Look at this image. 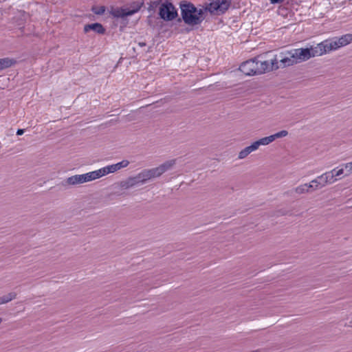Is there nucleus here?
Listing matches in <instances>:
<instances>
[{
	"label": "nucleus",
	"instance_id": "1",
	"mask_svg": "<svg viewBox=\"0 0 352 352\" xmlns=\"http://www.w3.org/2000/svg\"><path fill=\"white\" fill-rule=\"evenodd\" d=\"M278 69V59L268 60H259V56L241 63L239 70L246 76L260 75Z\"/></svg>",
	"mask_w": 352,
	"mask_h": 352
},
{
	"label": "nucleus",
	"instance_id": "2",
	"mask_svg": "<svg viewBox=\"0 0 352 352\" xmlns=\"http://www.w3.org/2000/svg\"><path fill=\"white\" fill-rule=\"evenodd\" d=\"M182 18L178 21H183L190 26L200 25L205 19L206 9L202 6L197 8L192 3L187 1H182L179 3Z\"/></svg>",
	"mask_w": 352,
	"mask_h": 352
},
{
	"label": "nucleus",
	"instance_id": "3",
	"mask_svg": "<svg viewBox=\"0 0 352 352\" xmlns=\"http://www.w3.org/2000/svg\"><path fill=\"white\" fill-rule=\"evenodd\" d=\"M320 46L321 43H320L316 46L292 50L296 63H299L306 61L312 57L323 55L324 52Z\"/></svg>",
	"mask_w": 352,
	"mask_h": 352
},
{
	"label": "nucleus",
	"instance_id": "4",
	"mask_svg": "<svg viewBox=\"0 0 352 352\" xmlns=\"http://www.w3.org/2000/svg\"><path fill=\"white\" fill-rule=\"evenodd\" d=\"M352 42V34H346L339 38L335 37L332 39H327L321 42V46L324 54L332 50H336Z\"/></svg>",
	"mask_w": 352,
	"mask_h": 352
},
{
	"label": "nucleus",
	"instance_id": "5",
	"mask_svg": "<svg viewBox=\"0 0 352 352\" xmlns=\"http://www.w3.org/2000/svg\"><path fill=\"white\" fill-rule=\"evenodd\" d=\"M232 0H211L205 4L206 13L209 12L211 14L222 15L225 14L231 6Z\"/></svg>",
	"mask_w": 352,
	"mask_h": 352
},
{
	"label": "nucleus",
	"instance_id": "6",
	"mask_svg": "<svg viewBox=\"0 0 352 352\" xmlns=\"http://www.w3.org/2000/svg\"><path fill=\"white\" fill-rule=\"evenodd\" d=\"M159 16L166 21H170L175 19L177 16V10L170 2L162 3L159 9Z\"/></svg>",
	"mask_w": 352,
	"mask_h": 352
},
{
	"label": "nucleus",
	"instance_id": "7",
	"mask_svg": "<svg viewBox=\"0 0 352 352\" xmlns=\"http://www.w3.org/2000/svg\"><path fill=\"white\" fill-rule=\"evenodd\" d=\"M274 58L278 59V68H284L297 64L292 50L282 52L278 56H275Z\"/></svg>",
	"mask_w": 352,
	"mask_h": 352
},
{
	"label": "nucleus",
	"instance_id": "8",
	"mask_svg": "<svg viewBox=\"0 0 352 352\" xmlns=\"http://www.w3.org/2000/svg\"><path fill=\"white\" fill-rule=\"evenodd\" d=\"M160 177L157 167L151 169H144L138 174L140 184H145L147 181Z\"/></svg>",
	"mask_w": 352,
	"mask_h": 352
},
{
	"label": "nucleus",
	"instance_id": "9",
	"mask_svg": "<svg viewBox=\"0 0 352 352\" xmlns=\"http://www.w3.org/2000/svg\"><path fill=\"white\" fill-rule=\"evenodd\" d=\"M89 182L87 179V174L82 175H75L68 177L66 180L63 182V185H71L74 186L80 184H83L85 182Z\"/></svg>",
	"mask_w": 352,
	"mask_h": 352
},
{
	"label": "nucleus",
	"instance_id": "10",
	"mask_svg": "<svg viewBox=\"0 0 352 352\" xmlns=\"http://www.w3.org/2000/svg\"><path fill=\"white\" fill-rule=\"evenodd\" d=\"M84 32L87 33L92 30L99 34H104L106 32L105 28L101 23H94L91 24H87L84 26Z\"/></svg>",
	"mask_w": 352,
	"mask_h": 352
},
{
	"label": "nucleus",
	"instance_id": "11",
	"mask_svg": "<svg viewBox=\"0 0 352 352\" xmlns=\"http://www.w3.org/2000/svg\"><path fill=\"white\" fill-rule=\"evenodd\" d=\"M140 180L138 178V175L135 177H129L126 179L121 181L120 182V186L123 189H129L134 187L137 184H140Z\"/></svg>",
	"mask_w": 352,
	"mask_h": 352
},
{
	"label": "nucleus",
	"instance_id": "12",
	"mask_svg": "<svg viewBox=\"0 0 352 352\" xmlns=\"http://www.w3.org/2000/svg\"><path fill=\"white\" fill-rule=\"evenodd\" d=\"M86 174L87 176L88 181L91 182L94 179H99V178L102 177V176L108 175V173L107 172V168L105 166V167L100 168L97 170L87 173Z\"/></svg>",
	"mask_w": 352,
	"mask_h": 352
},
{
	"label": "nucleus",
	"instance_id": "13",
	"mask_svg": "<svg viewBox=\"0 0 352 352\" xmlns=\"http://www.w3.org/2000/svg\"><path fill=\"white\" fill-rule=\"evenodd\" d=\"M129 162L126 160H124L117 164H111L106 166L107 172L109 173H115L116 171L120 170L122 168L128 166Z\"/></svg>",
	"mask_w": 352,
	"mask_h": 352
},
{
	"label": "nucleus",
	"instance_id": "14",
	"mask_svg": "<svg viewBox=\"0 0 352 352\" xmlns=\"http://www.w3.org/2000/svg\"><path fill=\"white\" fill-rule=\"evenodd\" d=\"M137 12V9L128 11V8H117L114 10L112 12V14L117 18H124L128 16H131Z\"/></svg>",
	"mask_w": 352,
	"mask_h": 352
},
{
	"label": "nucleus",
	"instance_id": "15",
	"mask_svg": "<svg viewBox=\"0 0 352 352\" xmlns=\"http://www.w3.org/2000/svg\"><path fill=\"white\" fill-rule=\"evenodd\" d=\"M176 164V160H170L165 162L164 163L160 164L159 166L157 167V170L160 175V176L164 173L165 172L168 171V170L171 169L172 167Z\"/></svg>",
	"mask_w": 352,
	"mask_h": 352
},
{
	"label": "nucleus",
	"instance_id": "16",
	"mask_svg": "<svg viewBox=\"0 0 352 352\" xmlns=\"http://www.w3.org/2000/svg\"><path fill=\"white\" fill-rule=\"evenodd\" d=\"M16 63L13 58H0V71L9 68L11 66L14 65Z\"/></svg>",
	"mask_w": 352,
	"mask_h": 352
},
{
	"label": "nucleus",
	"instance_id": "17",
	"mask_svg": "<svg viewBox=\"0 0 352 352\" xmlns=\"http://www.w3.org/2000/svg\"><path fill=\"white\" fill-rule=\"evenodd\" d=\"M319 179H324V183L326 184H333L338 179L335 178L334 175H331V173L329 172H326L322 175H320Z\"/></svg>",
	"mask_w": 352,
	"mask_h": 352
},
{
	"label": "nucleus",
	"instance_id": "18",
	"mask_svg": "<svg viewBox=\"0 0 352 352\" xmlns=\"http://www.w3.org/2000/svg\"><path fill=\"white\" fill-rule=\"evenodd\" d=\"M16 292H10L6 295L0 297V305L6 304L16 298Z\"/></svg>",
	"mask_w": 352,
	"mask_h": 352
},
{
	"label": "nucleus",
	"instance_id": "19",
	"mask_svg": "<svg viewBox=\"0 0 352 352\" xmlns=\"http://www.w3.org/2000/svg\"><path fill=\"white\" fill-rule=\"evenodd\" d=\"M311 183L314 184V190L320 189L327 185L324 183V179H319V176L313 179Z\"/></svg>",
	"mask_w": 352,
	"mask_h": 352
},
{
	"label": "nucleus",
	"instance_id": "20",
	"mask_svg": "<svg viewBox=\"0 0 352 352\" xmlns=\"http://www.w3.org/2000/svg\"><path fill=\"white\" fill-rule=\"evenodd\" d=\"M257 144L259 146L261 145H267L273 142L272 138L271 135L263 138L257 141H256Z\"/></svg>",
	"mask_w": 352,
	"mask_h": 352
},
{
	"label": "nucleus",
	"instance_id": "21",
	"mask_svg": "<svg viewBox=\"0 0 352 352\" xmlns=\"http://www.w3.org/2000/svg\"><path fill=\"white\" fill-rule=\"evenodd\" d=\"M288 135V131H286V130H282L278 133H276L273 135H271V137L272 138V140L273 142L277 139V138H283V137H285Z\"/></svg>",
	"mask_w": 352,
	"mask_h": 352
},
{
	"label": "nucleus",
	"instance_id": "22",
	"mask_svg": "<svg viewBox=\"0 0 352 352\" xmlns=\"http://www.w3.org/2000/svg\"><path fill=\"white\" fill-rule=\"evenodd\" d=\"M91 11L96 14L102 15L105 12V7L104 6H99V7L94 6L91 8Z\"/></svg>",
	"mask_w": 352,
	"mask_h": 352
},
{
	"label": "nucleus",
	"instance_id": "23",
	"mask_svg": "<svg viewBox=\"0 0 352 352\" xmlns=\"http://www.w3.org/2000/svg\"><path fill=\"white\" fill-rule=\"evenodd\" d=\"M143 3H144L143 2H141V3L140 2H133L131 5L130 8H127L128 11H132V10L137 9V12H138L140 10V8H142Z\"/></svg>",
	"mask_w": 352,
	"mask_h": 352
},
{
	"label": "nucleus",
	"instance_id": "24",
	"mask_svg": "<svg viewBox=\"0 0 352 352\" xmlns=\"http://www.w3.org/2000/svg\"><path fill=\"white\" fill-rule=\"evenodd\" d=\"M294 190L298 194H302L305 192H307V184H304L302 185H300V186L296 187L294 189Z\"/></svg>",
	"mask_w": 352,
	"mask_h": 352
},
{
	"label": "nucleus",
	"instance_id": "25",
	"mask_svg": "<svg viewBox=\"0 0 352 352\" xmlns=\"http://www.w3.org/2000/svg\"><path fill=\"white\" fill-rule=\"evenodd\" d=\"M250 151H248V149L246 148V147L245 148H243V150H241L239 153V159H244L245 157H246L249 154H250Z\"/></svg>",
	"mask_w": 352,
	"mask_h": 352
},
{
	"label": "nucleus",
	"instance_id": "26",
	"mask_svg": "<svg viewBox=\"0 0 352 352\" xmlns=\"http://www.w3.org/2000/svg\"><path fill=\"white\" fill-rule=\"evenodd\" d=\"M345 170H346V173L345 176L349 175L352 173V162L350 163H346L344 165Z\"/></svg>",
	"mask_w": 352,
	"mask_h": 352
},
{
	"label": "nucleus",
	"instance_id": "27",
	"mask_svg": "<svg viewBox=\"0 0 352 352\" xmlns=\"http://www.w3.org/2000/svg\"><path fill=\"white\" fill-rule=\"evenodd\" d=\"M258 145L257 144L256 142H253L251 145L246 147L248 151L250 153H252V151H256L258 148Z\"/></svg>",
	"mask_w": 352,
	"mask_h": 352
},
{
	"label": "nucleus",
	"instance_id": "28",
	"mask_svg": "<svg viewBox=\"0 0 352 352\" xmlns=\"http://www.w3.org/2000/svg\"><path fill=\"white\" fill-rule=\"evenodd\" d=\"M307 192L315 190H314V184H311V182L309 184H307Z\"/></svg>",
	"mask_w": 352,
	"mask_h": 352
},
{
	"label": "nucleus",
	"instance_id": "29",
	"mask_svg": "<svg viewBox=\"0 0 352 352\" xmlns=\"http://www.w3.org/2000/svg\"><path fill=\"white\" fill-rule=\"evenodd\" d=\"M160 2H161V0L154 1L151 2V6L153 8H156L160 5Z\"/></svg>",
	"mask_w": 352,
	"mask_h": 352
},
{
	"label": "nucleus",
	"instance_id": "30",
	"mask_svg": "<svg viewBox=\"0 0 352 352\" xmlns=\"http://www.w3.org/2000/svg\"><path fill=\"white\" fill-rule=\"evenodd\" d=\"M344 173V168H340L338 170H336V173H335V177H339L341 175H342Z\"/></svg>",
	"mask_w": 352,
	"mask_h": 352
},
{
	"label": "nucleus",
	"instance_id": "31",
	"mask_svg": "<svg viewBox=\"0 0 352 352\" xmlns=\"http://www.w3.org/2000/svg\"><path fill=\"white\" fill-rule=\"evenodd\" d=\"M272 4H278L284 1V0H270Z\"/></svg>",
	"mask_w": 352,
	"mask_h": 352
},
{
	"label": "nucleus",
	"instance_id": "32",
	"mask_svg": "<svg viewBox=\"0 0 352 352\" xmlns=\"http://www.w3.org/2000/svg\"><path fill=\"white\" fill-rule=\"evenodd\" d=\"M24 133V129H19L17 131H16V135H23Z\"/></svg>",
	"mask_w": 352,
	"mask_h": 352
},
{
	"label": "nucleus",
	"instance_id": "33",
	"mask_svg": "<svg viewBox=\"0 0 352 352\" xmlns=\"http://www.w3.org/2000/svg\"><path fill=\"white\" fill-rule=\"evenodd\" d=\"M146 43L145 42H139L138 43V45L140 46V47H144L146 46Z\"/></svg>",
	"mask_w": 352,
	"mask_h": 352
},
{
	"label": "nucleus",
	"instance_id": "34",
	"mask_svg": "<svg viewBox=\"0 0 352 352\" xmlns=\"http://www.w3.org/2000/svg\"><path fill=\"white\" fill-rule=\"evenodd\" d=\"M336 172V169H333L332 170L329 171V173H331V175H335Z\"/></svg>",
	"mask_w": 352,
	"mask_h": 352
}]
</instances>
